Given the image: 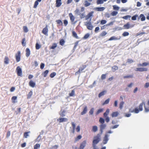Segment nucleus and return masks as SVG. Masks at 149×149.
I'll return each instance as SVG.
<instances>
[{
	"label": "nucleus",
	"mask_w": 149,
	"mask_h": 149,
	"mask_svg": "<svg viewBox=\"0 0 149 149\" xmlns=\"http://www.w3.org/2000/svg\"><path fill=\"white\" fill-rule=\"evenodd\" d=\"M103 129H100L101 134H98L96 136H95L94 137L93 139L92 142V146L93 147V149H98L96 145L101 140V135L102 134L103 132Z\"/></svg>",
	"instance_id": "obj_1"
},
{
	"label": "nucleus",
	"mask_w": 149,
	"mask_h": 149,
	"mask_svg": "<svg viewBox=\"0 0 149 149\" xmlns=\"http://www.w3.org/2000/svg\"><path fill=\"white\" fill-rule=\"evenodd\" d=\"M144 103H141L139 106V108L137 107L134 110H132L131 109H130L129 110V112L130 113H133L134 112L135 113H137L139 112L140 111H141L143 110V107Z\"/></svg>",
	"instance_id": "obj_2"
},
{
	"label": "nucleus",
	"mask_w": 149,
	"mask_h": 149,
	"mask_svg": "<svg viewBox=\"0 0 149 149\" xmlns=\"http://www.w3.org/2000/svg\"><path fill=\"white\" fill-rule=\"evenodd\" d=\"M91 18L89 21H87L85 23V25L86 26L87 29L89 30H92L93 27L91 22Z\"/></svg>",
	"instance_id": "obj_3"
},
{
	"label": "nucleus",
	"mask_w": 149,
	"mask_h": 149,
	"mask_svg": "<svg viewBox=\"0 0 149 149\" xmlns=\"http://www.w3.org/2000/svg\"><path fill=\"white\" fill-rule=\"evenodd\" d=\"M87 67V65H82V67H80L78 71L75 72V74L76 75L78 74H80V73L81 72H83L82 71L85 68Z\"/></svg>",
	"instance_id": "obj_4"
},
{
	"label": "nucleus",
	"mask_w": 149,
	"mask_h": 149,
	"mask_svg": "<svg viewBox=\"0 0 149 149\" xmlns=\"http://www.w3.org/2000/svg\"><path fill=\"white\" fill-rule=\"evenodd\" d=\"M16 71L18 76L21 77L22 76V69L19 66H18L17 67Z\"/></svg>",
	"instance_id": "obj_5"
},
{
	"label": "nucleus",
	"mask_w": 149,
	"mask_h": 149,
	"mask_svg": "<svg viewBox=\"0 0 149 149\" xmlns=\"http://www.w3.org/2000/svg\"><path fill=\"white\" fill-rule=\"evenodd\" d=\"M21 58V53L19 51L17 52V53L15 54V58L16 61L17 62L20 61Z\"/></svg>",
	"instance_id": "obj_6"
},
{
	"label": "nucleus",
	"mask_w": 149,
	"mask_h": 149,
	"mask_svg": "<svg viewBox=\"0 0 149 149\" xmlns=\"http://www.w3.org/2000/svg\"><path fill=\"white\" fill-rule=\"evenodd\" d=\"M135 71L139 72L147 71H148V68H136Z\"/></svg>",
	"instance_id": "obj_7"
},
{
	"label": "nucleus",
	"mask_w": 149,
	"mask_h": 149,
	"mask_svg": "<svg viewBox=\"0 0 149 149\" xmlns=\"http://www.w3.org/2000/svg\"><path fill=\"white\" fill-rule=\"evenodd\" d=\"M86 144V141L84 140L81 142L80 144L79 149H84Z\"/></svg>",
	"instance_id": "obj_8"
},
{
	"label": "nucleus",
	"mask_w": 149,
	"mask_h": 149,
	"mask_svg": "<svg viewBox=\"0 0 149 149\" xmlns=\"http://www.w3.org/2000/svg\"><path fill=\"white\" fill-rule=\"evenodd\" d=\"M48 32V26L46 25L45 28H43L42 31V33L44 35L47 36Z\"/></svg>",
	"instance_id": "obj_9"
},
{
	"label": "nucleus",
	"mask_w": 149,
	"mask_h": 149,
	"mask_svg": "<svg viewBox=\"0 0 149 149\" xmlns=\"http://www.w3.org/2000/svg\"><path fill=\"white\" fill-rule=\"evenodd\" d=\"M109 136V135L107 134H106L104 138L103 139V143L104 144H106L107 143L109 139L108 138V137Z\"/></svg>",
	"instance_id": "obj_10"
},
{
	"label": "nucleus",
	"mask_w": 149,
	"mask_h": 149,
	"mask_svg": "<svg viewBox=\"0 0 149 149\" xmlns=\"http://www.w3.org/2000/svg\"><path fill=\"white\" fill-rule=\"evenodd\" d=\"M93 12H91L89 13L86 16H85V19L87 20L93 16Z\"/></svg>",
	"instance_id": "obj_11"
},
{
	"label": "nucleus",
	"mask_w": 149,
	"mask_h": 149,
	"mask_svg": "<svg viewBox=\"0 0 149 149\" xmlns=\"http://www.w3.org/2000/svg\"><path fill=\"white\" fill-rule=\"evenodd\" d=\"M57 120L59 121V123H61L63 122L67 121L68 120V119L65 118H60L57 119Z\"/></svg>",
	"instance_id": "obj_12"
},
{
	"label": "nucleus",
	"mask_w": 149,
	"mask_h": 149,
	"mask_svg": "<svg viewBox=\"0 0 149 149\" xmlns=\"http://www.w3.org/2000/svg\"><path fill=\"white\" fill-rule=\"evenodd\" d=\"M69 15L71 22H74L75 18L72 14L71 13H70L69 14Z\"/></svg>",
	"instance_id": "obj_13"
},
{
	"label": "nucleus",
	"mask_w": 149,
	"mask_h": 149,
	"mask_svg": "<svg viewBox=\"0 0 149 149\" xmlns=\"http://www.w3.org/2000/svg\"><path fill=\"white\" fill-rule=\"evenodd\" d=\"M29 85L32 88H33L36 85V84L35 82H33L32 80H31L29 82Z\"/></svg>",
	"instance_id": "obj_14"
},
{
	"label": "nucleus",
	"mask_w": 149,
	"mask_h": 149,
	"mask_svg": "<svg viewBox=\"0 0 149 149\" xmlns=\"http://www.w3.org/2000/svg\"><path fill=\"white\" fill-rule=\"evenodd\" d=\"M61 0H56V6L58 7H60L62 4L61 2Z\"/></svg>",
	"instance_id": "obj_15"
},
{
	"label": "nucleus",
	"mask_w": 149,
	"mask_h": 149,
	"mask_svg": "<svg viewBox=\"0 0 149 149\" xmlns=\"http://www.w3.org/2000/svg\"><path fill=\"white\" fill-rule=\"evenodd\" d=\"M26 51V57H28L30 54V51L29 49L28 48H27L25 50Z\"/></svg>",
	"instance_id": "obj_16"
},
{
	"label": "nucleus",
	"mask_w": 149,
	"mask_h": 149,
	"mask_svg": "<svg viewBox=\"0 0 149 149\" xmlns=\"http://www.w3.org/2000/svg\"><path fill=\"white\" fill-rule=\"evenodd\" d=\"M72 36L76 39H78L79 38L78 36H77V33L74 31H72Z\"/></svg>",
	"instance_id": "obj_17"
},
{
	"label": "nucleus",
	"mask_w": 149,
	"mask_h": 149,
	"mask_svg": "<svg viewBox=\"0 0 149 149\" xmlns=\"http://www.w3.org/2000/svg\"><path fill=\"white\" fill-rule=\"evenodd\" d=\"M87 111V107L86 106L84 107L81 113V115H83L86 113Z\"/></svg>",
	"instance_id": "obj_18"
},
{
	"label": "nucleus",
	"mask_w": 149,
	"mask_h": 149,
	"mask_svg": "<svg viewBox=\"0 0 149 149\" xmlns=\"http://www.w3.org/2000/svg\"><path fill=\"white\" fill-rule=\"evenodd\" d=\"M133 26H130L129 23L128 22L123 26L124 29H129L130 27H132Z\"/></svg>",
	"instance_id": "obj_19"
},
{
	"label": "nucleus",
	"mask_w": 149,
	"mask_h": 149,
	"mask_svg": "<svg viewBox=\"0 0 149 149\" xmlns=\"http://www.w3.org/2000/svg\"><path fill=\"white\" fill-rule=\"evenodd\" d=\"M41 1L42 0H36V1L34 3V4L33 7V8H36L38 4V2H41Z\"/></svg>",
	"instance_id": "obj_20"
},
{
	"label": "nucleus",
	"mask_w": 149,
	"mask_h": 149,
	"mask_svg": "<svg viewBox=\"0 0 149 149\" xmlns=\"http://www.w3.org/2000/svg\"><path fill=\"white\" fill-rule=\"evenodd\" d=\"M105 9L104 7H97L95 8V10L98 11H102Z\"/></svg>",
	"instance_id": "obj_21"
},
{
	"label": "nucleus",
	"mask_w": 149,
	"mask_h": 149,
	"mask_svg": "<svg viewBox=\"0 0 149 149\" xmlns=\"http://www.w3.org/2000/svg\"><path fill=\"white\" fill-rule=\"evenodd\" d=\"M144 103V107L145 109V111L146 112H148L149 111V107H147L145 105V103L144 102H143L142 103Z\"/></svg>",
	"instance_id": "obj_22"
},
{
	"label": "nucleus",
	"mask_w": 149,
	"mask_h": 149,
	"mask_svg": "<svg viewBox=\"0 0 149 149\" xmlns=\"http://www.w3.org/2000/svg\"><path fill=\"white\" fill-rule=\"evenodd\" d=\"M139 18H141V20L142 21H144L146 19L145 17L143 14H141L140 15L139 17L138 18V19H139Z\"/></svg>",
	"instance_id": "obj_23"
},
{
	"label": "nucleus",
	"mask_w": 149,
	"mask_h": 149,
	"mask_svg": "<svg viewBox=\"0 0 149 149\" xmlns=\"http://www.w3.org/2000/svg\"><path fill=\"white\" fill-rule=\"evenodd\" d=\"M71 124L73 129L72 132L74 134L75 132V124L73 122H71Z\"/></svg>",
	"instance_id": "obj_24"
},
{
	"label": "nucleus",
	"mask_w": 149,
	"mask_h": 149,
	"mask_svg": "<svg viewBox=\"0 0 149 149\" xmlns=\"http://www.w3.org/2000/svg\"><path fill=\"white\" fill-rule=\"evenodd\" d=\"M119 113L118 112H114L112 113L111 116L112 117H117Z\"/></svg>",
	"instance_id": "obj_25"
},
{
	"label": "nucleus",
	"mask_w": 149,
	"mask_h": 149,
	"mask_svg": "<svg viewBox=\"0 0 149 149\" xmlns=\"http://www.w3.org/2000/svg\"><path fill=\"white\" fill-rule=\"evenodd\" d=\"M57 46V45L56 43H53L52 46H49V48L50 49H54Z\"/></svg>",
	"instance_id": "obj_26"
},
{
	"label": "nucleus",
	"mask_w": 149,
	"mask_h": 149,
	"mask_svg": "<svg viewBox=\"0 0 149 149\" xmlns=\"http://www.w3.org/2000/svg\"><path fill=\"white\" fill-rule=\"evenodd\" d=\"M9 58L8 57L5 56L4 59V63L5 64H8L9 63Z\"/></svg>",
	"instance_id": "obj_27"
},
{
	"label": "nucleus",
	"mask_w": 149,
	"mask_h": 149,
	"mask_svg": "<svg viewBox=\"0 0 149 149\" xmlns=\"http://www.w3.org/2000/svg\"><path fill=\"white\" fill-rule=\"evenodd\" d=\"M48 72L49 71L48 70H46L42 74V75L44 77H46Z\"/></svg>",
	"instance_id": "obj_28"
},
{
	"label": "nucleus",
	"mask_w": 149,
	"mask_h": 149,
	"mask_svg": "<svg viewBox=\"0 0 149 149\" xmlns=\"http://www.w3.org/2000/svg\"><path fill=\"white\" fill-rule=\"evenodd\" d=\"M106 92V91H103L100 92L98 95V97H100L104 95Z\"/></svg>",
	"instance_id": "obj_29"
},
{
	"label": "nucleus",
	"mask_w": 149,
	"mask_h": 149,
	"mask_svg": "<svg viewBox=\"0 0 149 149\" xmlns=\"http://www.w3.org/2000/svg\"><path fill=\"white\" fill-rule=\"evenodd\" d=\"M97 130V127L96 126H93L92 131L94 132H95Z\"/></svg>",
	"instance_id": "obj_30"
},
{
	"label": "nucleus",
	"mask_w": 149,
	"mask_h": 149,
	"mask_svg": "<svg viewBox=\"0 0 149 149\" xmlns=\"http://www.w3.org/2000/svg\"><path fill=\"white\" fill-rule=\"evenodd\" d=\"M33 94V92L32 91H30L27 95V98L28 99L30 98Z\"/></svg>",
	"instance_id": "obj_31"
},
{
	"label": "nucleus",
	"mask_w": 149,
	"mask_h": 149,
	"mask_svg": "<svg viewBox=\"0 0 149 149\" xmlns=\"http://www.w3.org/2000/svg\"><path fill=\"white\" fill-rule=\"evenodd\" d=\"M65 43V41L64 39H62L60 40L59 44L61 46H63Z\"/></svg>",
	"instance_id": "obj_32"
},
{
	"label": "nucleus",
	"mask_w": 149,
	"mask_h": 149,
	"mask_svg": "<svg viewBox=\"0 0 149 149\" xmlns=\"http://www.w3.org/2000/svg\"><path fill=\"white\" fill-rule=\"evenodd\" d=\"M30 131L25 132L24 134V138H27L28 136H29V133H30Z\"/></svg>",
	"instance_id": "obj_33"
},
{
	"label": "nucleus",
	"mask_w": 149,
	"mask_h": 149,
	"mask_svg": "<svg viewBox=\"0 0 149 149\" xmlns=\"http://www.w3.org/2000/svg\"><path fill=\"white\" fill-rule=\"evenodd\" d=\"M109 109H108L106 110V112L104 113V117H107V116L109 114Z\"/></svg>",
	"instance_id": "obj_34"
},
{
	"label": "nucleus",
	"mask_w": 149,
	"mask_h": 149,
	"mask_svg": "<svg viewBox=\"0 0 149 149\" xmlns=\"http://www.w3.org/2000/svg\"><path fill=\"white\" fill-rule=\"evenodd\" d=\"M75 94V91L74 90H73L72 91L71 93L69 94V96L70 97L73 96Z\"/></svg>",
	"instance_id": "obj_35"
},
{
	"label": "nucleus",
	"mask_w": 149,
	"mask_h": 149,
	"mask_svg": "<svg viewBox=\"0 0 149 149\" xmlns=\"http://www.w3.org/2000/svg\"><path fill=\"white\" fill-rule=\"evenodd\" d=\"M57 23L59 24V26H62L63 25V23L62 21L61 20H58L56 21Z\"/></svg>",
	"instance_id": "obj_36"
},
{
	"label": "nucleus",
	"mask_w": 149,
	"mask_h": 149,
	"mask_svg": "<svg viewBox=\"0 0 149 149\" xmlns=\"http://www.w3.org/2000/svg\"><path fill=\"white\" fill-rule=\"evenodd\" d=\"M90 36V34L89 33H87L82 38L83 39H86L88 38Z\"/></svg>",
	"instance_id": "obj_37"
},
{
	"label": "nucleus",
	"mask_w": 149,
	"mask_h": 149,
	"mask_svg": "<svg viewBox=\"0 0 149 149\" xmlns=\"http://www.w3.org/2000/svg\"><path fill=\"white\" fill-rule=\"evenodd\" d=\"M106 125L105 124H102L100 125V128L103 130H104L106 128Z\"/></svg>",
	"instance_id": "obj_38"
},
{
	"label": "nucleus",
	"mask_w": 149,
	"mask_h": 149,
	"mask_svg": "<svg viewBox=\"0 0 149 149\" xmlns=\"http://www.w3.org/2000/svg\"><path fill=\"white\" fill-rule=\"evenodd\" d=\"M40 147V145L39 144H36L34 147V149H38Z\"/></svg>",
	"instance_id": "obj_39"
},
{
	"label": "nucleus",
	"mask_w": 149,
	"mask_h": 149,
	"mask_svg": "<svg viewBox=\"0 0 149 149\" xmlns=\"http://www.w3.org/2000/svg\"><path fill=\"white\" fill-rule=\"evenodd\" d=\"M17 97L16 96H13L11 98V100L12 101V102L13 103H15V100L17 99Z\"/></svg>",
	"instance_id": "obj_40"
},
{
	"label": "nucleus",
	"mask_w": 149,
	"mask_h": 149,
	"mask_svg": "<svg viewBox=\"0 0 149 149\" xmlns=\"http://www.w3.org/2000/svg\"><path fill=\"white\" fill-rule=\"evenodd\" d=\"M107 33L105 31H103L100 34V36L101 37H103L105 36Z\"/></svg>",
	"instance_id": "obj_41"
},
{
	"label": "nucleus",
	"mask_w": 149,
	"mask_h": 149,
	"mask_svg": "<svg viewBox=\"0 0 149 149\" xmlns=\"http://www.w3.org/2000/svg\"><path fill=\"white\" fill-rule=\"evenodd\" d=\"M112 70L113 72L117 70L118 69V67L116 65H114L112 67Z\"/></svg>",
	"instance_id": "obj_42"
},
{
	"label": "nucleus",
	"mask_w": 149,
	"mask_h": 149,
	"mask_svg": "<svg viewBox=\"0 0 149 149\" xmlns=\"http://www.w3.org/2000/svg\"><path fill=\"white\" fill-rule=\"evenodd\" d=\"M109 100L110 99L109 98L108 99L102 103V105H104L106 104H107L109 102Z\"/></svg>",
	"instance_id": "obj_43"
},
{
	"label": "nucleus",
	"mask_w": 149,
	"mask_h": 149,
	"mask_svg": "<svg viewBox=\"0 0 149 149\" xmlns=\"http://www.w3.org/2000/svg\"><path fill=\"white\" fill-rule=\"evenodd\" d=\"M85 3L84 4V6L85 7H87L91 5V3H89L88 1L86 0L85 1Z\"/></svg>",
	"instance_id": "obj_44"
},
{
	"label": "nucleus",
	"mask_w": 149,
	"mask_h": 149,
	"mask_svg": "<svg viewBox=\"0 0 149 149\" xmlns=\"http://www.w3.org/2000/svg\"><path fill=\"white\" fill-rule=\"evenodd\" d=\"M24 31L25 33H27L28 31V28L26 26H24L23 27Z\"/></svg>",
	"instance_id": "obj_45"
},
{
	"label": "nucleus",
	"mask_w": 149,
	"mask_h": 149,
	"mask_svg": "<svg viewBox=\"0 0 149 149\" xmlns=\"http://www.w3.org/2000/svg\"><path fill=\"white\" fill-rule=\"evenodd\" d=\"M113 7L114 10H118L119 9V7L116 5H113Z\"/></svg>",
	"instance_id": "obj_46"
},
{
	"label": "nucleus",
	"mask_w": 149,
	"mask_h": 149,
	"mask_svg": "<svg viewBox=\"0 0 149 149\" xmlns=\"http://www.w3.org/2000/svg\"><path fill=\"white\" fill-rule=\"evenodd\" d=\"M82 138V136L81 135H78L76 138L75 139V141H77L81 139Z\"/></svg>",
	"instance_id": "obj_47"
},
{
	"label": "nucleus",
	"mask_w": 149,
	"mask_h": 149,
	"mask_svg": "<svg viewBox=\"0 0 149 149\" xmlns=\"http://www.w3.org/2000/svg\"><path fill=\"white\" fill-rule=\"evenodd\" d=\"M103 109H99L96 113V114L98 115L100 113L102 112L103 111Z\"/></svg>",
	"instance_id": "obj_48"
},
{
	"label": "nucleus",
	"mask_w": 149,
	"mask_h": 149,
	"mask_svg": "<svg viewBox=\"0 0 149 149\" xmlns=\"http://www.w3.org/2000/svg\"><path fill=\"white\" fill-rule=\"evenodd\" d=\"M104 2L103 0H97V4H102Z\"/></svg>",
	"instance_id": "obj_49"
},
{
	"label": "nucleus",
	"mask_w": 149,
	"mask_h": 149,
	"mask_svg": "<svg viewBox=\"0 0 149 149\" xmlns=\"http://www.w3.org/2000/svg\"><path fill=\"white\" fill-rule=\"evenodd\" d=\"M131 16L130 15H127L125 16H124L122 17V18L125 19H127L128 18H130L131 17Z\"/></svg>",
	"instance_id": "obj_50"
},
{
	"label": "nucleus",
	"mask_w": 149,
	"mask_h": 149,
	"mask_svg": "<svg viewBox=\"0 0 149 149\" xmlns=\"http://www.w3.org/2000/svg\"><path fill=\"white\" fill-rule=\"evenodd\" d=\"M99 122L102 124H104V120L102 118H100L99 119Z\"/></svg>",
	"instance_id": "obj_51"
},
{
	"label": "nucleus",
	"mask_w": 149,
	"mask_h": 149,
	"mask_svg": "<svg viewBox=\"0 0 149 149\" xmlns=\"http://www.w3.org/2000/svg\"><path fill=\"white\" fill-rule=\"evenodd\" d=\"M41 47V45L38 43H36V49H38Z\"/></svg>",
	"instance_id": "obj_52"
},
{
	"label": "nucleus",
	"mask_w": 149,
	"mask_h": 149,
	"mask_svg": "<svg viewBox=\"0 0 149 149\" xmlns=\"http://www.w3.org/2000/svg\"><path fill=\"white\" fill-rule=\"evenodd\" d=\"M118 14V12L116 11H113L111 13V15L113 16H114Z\"/></svg>",
	"instance_id": "obj_53"
},
{
	"label": "nucleus",
	"mask_w": 149,
	"mask_h": 149,
	"mask_svg": "<svg viewBox=\"0 0 149 149\" xmlns=\"http://www.w3.org/2000/svg\"><path fill=\"white\" fill-rule=\"evenodd\" d=\"M107 21L105 20H102L100 22V24L103 25L106 23Z\"/></svg>",
	"instance_id": "obj_54"
},
{
	"label": "nucleus",
	"mask_w": 149,
	"mask_h": 149,
	"mask_svg": "<svg viewBox=\"0 0 149 149\" xmlns=\"http://www.w3.org/2000/svg\"><path fill=\"white\" fill-rule=\"evenodd\" d=\"M56 74L55 72L52 73L50 75V77L51 78H52L56 75Z\"/></svg>",
	"instance_id": "obj_55"
},
{
	"label": "nucleus",
	"mask_w": 149,
	"mask_h": 149,
	"mask_svg": "<svg viewBox=\"0 0 149 149\" xmlns=\"http://www.w3.org/2000/svg\"><path fill=\"white\" fill-rule=\"evenodd\" d=\"M138 17L137 15H135L132 17V19L133 20H135L136 19V18Z\"/></svg>",
	"instance_id": "obj_56"
},
{
	"label": "nucleus",
	"mask_w": 149,
	"mask_h": 149,
	"mask_svg": "<svg viewBox=\"0 0 149 149\" xmlns=\"http://www.w3.org/2000/svg\"><path fill=\"white\" fill-rule=\"evenodd\" d=\"M124 104L123 102H120L119 104V108L120 109H122L123 107V105Z\"/></svg>",
	"instance_id": "obj_57"
},
{
	"label": "nucleus",
	"mask_w": 149,
	"mask_h": 149,
	"mask_svg": "<svg viewBox=\"0 0 149 149\" xmlns=\"http://www.w3.org/2000/svg\"><path fill=\"white\" fill-rule=\"evenodd\" d=\"M129 34L128 32H125L123 33L122 35L123 36H128Z\"/></svg>",
	"instance_id": "obj_58"
},
{
	"label": "nucleus",
	"mask_w": 149,
	"mask_h": 149,
	"mask_svg": "<svg viewBox=\"0 0 149 149\" xmlns=\"http://www.w3.org/2000/svg\"><path fill=\"white\" fill-rule=\"evenodd\" d=\"M118 39L117 38L115 37L114 36L111 37L109 40H117Z\"/></svg>",
	"instance_id": "obj_59"
},
{
	"label": "nucleus",
	"mask_w": 149,
	"mask_h": 149,
	"mask_svg": "<svg viewBox=\"0 0 149 149\" xmlns=\"http://www.w3.org/2000/svg\"><path fill=\"white\" fill-rule=\"evenodd\" d=\"M94 109L93 108H91L89 112V113L90 115H93L94 112Z\"/></svg>",
	"instance_id": "obj_60"
},
{
	"label": "nucleus",
	"mask_w": 149,
	"mask_h": 149,
	"mask_svg": "<svg viewBox=\"0 0 149 149\" xmlns=\"http://www.w3.org/2000/svg\"><path fill=\"white\" fill-rule=\"evenodd\" d=\"M79 42V41H77L75 43L74 49H75L76 48V47L78 45Z\"/></svg>",
	"instance_id": "obj_61"
},
{
	"label": "nucleus",
	"mask_w": 149,
	"mask_h": 149,
	"mask_svg": "<svg viewBox=\"0 0 149 149\" xmlns=\"http://www.w3.org/2000/svg\"><path fill=\"white\" fill-rule=\"evenodd\" d=\"M149 65L148 62H145L142 63V66H146Z\"/></svg>",
	"instance_id": "obj_62"
},
{
	"label": "nucleus",
	"mask_w": 149,
	"mask_h": 149,
	"mask_svg": "<svg viewBox=\"0 0 149 149\" xmlns=\"http://www.w3.org/2000/svg\"><path fill=\"white\" fill-rule=\"evenodd\" d=\"M79 15H80V18L81 19H82L83 18H84V17H85V16L84 14V13H80L79 14Z\"/></svg>",
	"instance_id": "obj_63"
},
{
	"label": "nucleus",
	"mask_w": 149,
	"mask_h": 149,
	"mask_svg": "<svg viewBox=\"0 0 149 149\" xmlns=\"http://www.w3.org/2000/svg\"><path fill=\"white\" fill-rule=\"evenodd\" d=\"M144 87L145 88H147L149 87V82L146 83L144 85Z\"/></svg>",
	"instance_id": "obj_64"
}]
</instances>
